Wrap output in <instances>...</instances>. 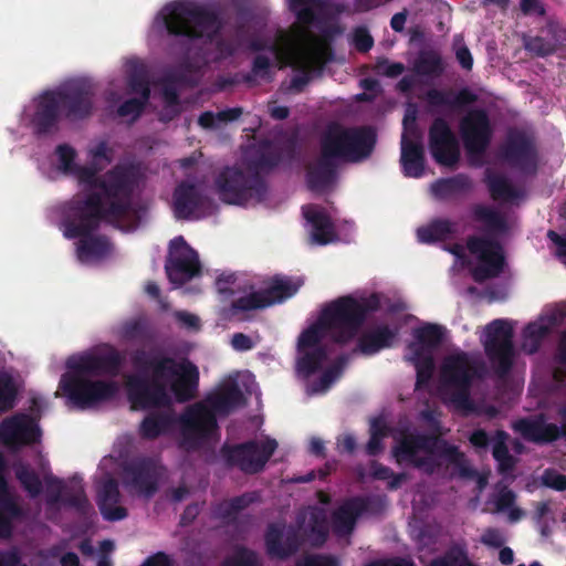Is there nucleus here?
Instances as JSON below:
<instances>
[{"instance_id": "052dcab7", "label": "nucleus", "mask_w": 566, "mask_h": 566, "mask_svg": "<svg viewBox=\"0 0 566 566\" xmlns=\"http://www.w3.org/2000/svg\"><path fill=\"white\" fill-rule=\"evenodd\" d=\"M349 361V355L342 354L339 355L332 366H329L327 369L323 371V374L319 377V388L315 389L317 390H326L329 388V386L342 375L344 368Z\"/></svg>"}, {"instance_id": "cd10ccee", "label": "nucleus", "mask_w": 566, "mask_h": 566, "mask_svg": "<svg viewBox=\"0 0 566 566\" xmlns=\"http://www.w3.org/2000/svg\"><path fill=\"white\" fill-rule=\"evenodd\" d=\"M294 154L295 145L293 143L281 148L273 145L270 140H262L247 155V170L261 176V172L271 171L277 167L285 155L289 158H293Z\"/></svg>"}, {"instance_id": "423d86ee", "label": "nucleus", "mask_w": 566, "mask_h": 566, "mask_svg": "<svg viewBox=\"0 0 566 566\" xmlns=\"http://www.w3.org/2000/svg\"><path fill=\"white\" fill-rule=\"evenodd\" d=\"M392 455L397 463L409 464L428 474H432L438 467L433 455L443 459L454 475L473 479L476 474L459 447L436 434L403 431L392 448Z\"/></svg>"}, {"instance_id": "f704fd0d", "label": "nucleus", "mask_w": 566, "mask_h": 566, "mask_svg": "<svg viewBox=\"0 0 566 566\" xmlns=\"http://www.w3.org/2000/svg\"><path fill=\"white\" fill-rule=\"evenodd\" d=\"M176 417L170 411H151L139 424V436L146 440H155L171 431Z\"/></svg>"}, {"instance_id": "39448f33", "label": "nucleus", "mask_w": 566, "mask_h": 566, "mask_svg": "<svg viewBox=\"0 0 566 566\" xmlns=\"http://www.w3.org/2000/svg\"><path fill=\"white\" fill-rule=\"evenodd\" d=\"M90 190L74 195L63 202L59 211L64 213L74 201H84L97 196L102 211L115 214L120 211H134L133 196L139 182V170L133 164H117L104 175H98L94 166H76L70 174Z\"/></svg>"}, {"instance_id": "0e129e2a", "label": "nucleus", "mask_w": 566, "mask_h": 566, "mask_svg": "<svg viewBox=\"0 0 566 566\" xmlns=\"http://www.w3.org/2000/svg\"><path fill=\"white\" fill-rule=\"evenodd\" d=\"M56 155L60 161V169L65 174H71L77 166L74 160L76 157L75 149L67 145L62 144L56 147Z\"/></svg>"}, {"instance_id": "4468645a", "label": "nucleus", "mask_w": 566, "mask_h": 566, "mask_svg": "<svg viewBox=\"0 0 566 566\" xmlns=\"http://www.w3.org/2000/svg\"><path fill=\"white\" fill-rule=\"evenodd\" d=\"M459 132L471 161L480 160L486 153L493 137L489 114L483 108L470 109L459 122Z\"/></svg>"}, {"instance_id": "0eeeda50", "label": "nucleus", "mask_w": 566, "mask_h": 566, "mask_svg": "<svg viewBox=\"0 0 566 566\" xmlns=\"http://www.w3.org/2000/svg\"><path fill=\"white\" fill-rule=\"evenodd\" d=\"M244 402L239 385L230 382L209 395L206 403L188 407L179 418L180 447L187 451L199 450L218 430L216 415H229Z\"/></svg>"}, {"instance_id": "412c9836", "label": "nucleus", "mask_w": 566, "mask_h": 566, "mask_svg": "<svg viewBox=\"0 0 566 566\" xmlns=\"http://www.w3.org/2000/svg\"><path fill=\"white\" fill-rule=\"evenodd\" d=\"M302 524L303 522L296 525L270 523L264 533V545L268 556L279 560H286L296 555L305 542Z\"/></svg>"}, {"instance_id": "bf43d9fd", "label": "nucleus", "mask_w": 566, "mask_h": 566, "mask_svg": "<svg viewBox=\"0 0 566 566\" xmlns=\"http://www.w3.org/2000/svg\"><path fill=\"white\" fill-rule=\"evenodd\" d=\"M525 49L539 57H546L554 54L557 51V43L553 39L535 35L525 39Z\"/></svg>"}, {"instance_id": "393cba45", "label": "nucleus", "mask_w": 566, "mask_h": 566, "mask_svg": "<svg viewBox=\"0 0 566 566\" xmlns=\"http://www.w3.org/2000/svg\"><path fill=\"white\" fill-rule=\"evenodd\" d=\"M329 59V50H301L296 49L293 55L294 70L300 74L291 80L290 88L302 92L313 75L321 76Z\"/></svg>"}, {"instance_id": "c756f323", "label": "nucleus", "mask_w": 566, "mask_h": 566, "mask_svg": "<svg viewBox=\"0 0 566 566\" xmlns=\"http://www.w3.org/2000/svg\"><path fill=\"white\" fill-rule=\"evenodd\" d=\"M120 497L118 482L114 478L109 476L99 483L96 503L104 520L116 522L128 515L127 510L119 505Z\"/></svg>"}, {"instance_id": "2f4dec72", "label": "nucleus", "mask_w": 566, "mask_h": 566, "mask_svg": "<svg viewBox=\"0 0 566 566\" xmlns=\"http://www.w3.org/2000/svg\"><path fill=\"white\" fill-rule=\"evenodd\" d=\"M514 429L525 440L541 446L553 443L562 437L560 428L555 423L545 422L543 418L521 419L514 424Z\"/></svg>"}, {"instance_id": "4c0bfd02", "label": "nucleus", "mask_w": 566, "mask_h": 566, "mask_svg": "<svg viewBox=\"0 0 566 566\" xmlns=\"http://www.w3.org/2000/svg\"><path fill=\"white\" fill-rule=\"evenodd\" d=\"M457 234V223L443 218H436L417 230L418 241L426 244L444 242Z\"/></svg>"}, {"instance_id": "f03ea898", "label": "nucleus", "mask_w": 566, "mask_h": 566, "mask_svg": "<svg viewBox=\"0 0 566 566\" xmlns=\"http://www.w3.org/2000/svg\"><path fill=\"white\" fill-rule=\"evenodd\" d=\"M63 235L66 239H78L76 255L81 262L101 260L112 252V243L106 235L94 234L101 224L107 223L116 229L135 228L138 223L136 210L120 211L108 214L98 206L97 196L84 201H74L60 213Z\"/></svg>"}, {"instance_id": "9d476101", "label": "nucleus", "mask_w": 566, "mask_h": 566, "mask_svg": "<svg viewBox=\"0 0 566 566\" xmlns=\"http://www.w3.org/2000/svg\"><path fill=\"white\" fill-rule=\"evenodd\" d=\"M485 364L471 359L465 352L455 353L444 358L441 377L444 385L452 389L450 400L459 409L472 410L471 387L475 379L485 375Z\"/></svg>"}, {"instance_id": "ddd939ff", "label": "nucleus", "mask_w": 566, "mask_h": 566, "mask_svg": "<svg viewBox=\"0 0 566 566\" xmlns=\"http://www.w3.org/2000/svg\"><path fill=\"white\" fill-rule=\"evenodd\" d=\"M276 449V440L266 438L260 442L249 440L238 444L224 443L220 448V455L227 467L238 468L245 474H256L263 471Z\"/></svg>"}, {"instance_id": "49530a36", "label": "nucleus", "mask_w": 566, "mask_h": 566, "mask_svg": "<svg viewBox=\"0 0 566 566\" xmlns=\"http://www.w3.org/2000/svg\"><path fill=\"white\" fill-rule=\"evenodd\" d=\"M328 358L326 346H316L314 349H306L298 353L296 369L304 377H310L321 370Z\"/></svg>"}, {"instance_id": "2eb2a0df", "label": "nucleus", "mask_w": 566, "mask_h": 566, "mask_svg": "<svg viewBox=\"0 0 566 566\" xmlns=\"http://www.w3.org/2000/svg\"><path fill=\"white\" fill-rule=\"evenodd\" d=\"M502 158L525 174H535L538 166V151L534 138L525 130L511 127L500 147Z\"/></svg>"}, {"instance_id": "f257e3e1", "label": "nucleus", "mask_w": 566, "mask_h": 566, "mask_svg": "<svg viewBox=\"0 0 566 566\" xmlns=\"http://www.w3.org/2000/svg\"><path fill=\"white\" fill-rule=\"evenodd\" d=\"M130 363L135 373L125 376V389L134 409L168 407L170 392L178 402L196 398L200 374L188 358L176 360L159 348L138 347L130 353Z\"/></svg>"}, {"instance_id": "c03bdc74", "label": "nucleus", "mask_w": 566, "mask_h": 566, "mask_svg": "<svg viewBox=\"0 0 566 566\" xmlns=\"http://www.w3.org/2000/svg\"><path fill=\"white\" fill-rule=\"evenodd\" d=\"M301 280H292L287 276H274L270 286L262 290L265 297L271 301V305L281 303L286 298L292 297L302 285Z\"/></svg>"}, {"instance_id": "f3484780", "label": "nucleus", "mask_w": 566, "mask_h": 566, "mask_svg": "<svg viewBox=\"0 0 566 566\" xmlns=\"http://www.w3.org/2000/svg\"><path fill=\"white\" fill-rule=\"evenodd\" d=\"M62 115L70 122L90 118L95 109V92L85 81H73L54 90Z\"/></svg>"}, {"instance_id": "b1692460", "label": "nucleus", "mask_w": 566, "mask_h": 566, "mask_svg": "<svg viewBox=\"0 0 566 566\" xmlns=\"http://www.w3.org/2000/svg\"><path fill=\"white\" fill-rule=\"evenodd\" d=\"M379 506V499L374 496H353L347 499L332 514L335 533L340 535L350 534L359 516L368 512H376Z\"/></svg>"}, {"instance_id": "4be33fe9", "label": "nucleus", "mask_w": 566, "mask_h": 566, "mask_svg": "<svg viewBox=\"0 0 566 566\" xmlns=\"http://www.w3.org/2000/svg\"><path fill=\"white\" fill-rule=\"evenodd\" d=\"M429 150L434 161L441 166L453 167L461 157L459 140L443 117L432 120L428 130Z\"/></svg>"}, {"instance_id": "c85d7f7f", "label": "nucleus", "mask_w": 566, "mask_h": 566, "mask_svg": "<svg viewBox=\"0 0 566 566\" xmlns=\"http://www.w3.org/2000/svg\"><path fill=\"white\" fill-rule=\"evenodd\" d=\"M405 129L408 130L416 140L409 139L406 134L401 137V156L400 164L402 172L409 178H420L424 172V148L420 140L418 128L413 125L412 128L408 127V116L403 119Z\"/></svg>"}, {"instance_id": "9b49d317", "label": "nucleus", "mask_w": 566, "mask_h": 566, "mask_svg": "<svg viewBox=\"0 0 566 566\" xmlns=\"http://www.w3.org/2000/svg\"><path fill=\"white\" fill-rule=\"evenodd\" d=\"M216 188L221 201L235 206L261 203L269 193L262 176L237 167H226L220 171L216 178Z\"/></svg>"}, {"instance_id": "a211bd4d", "label": "nucleus", "mask_w": 566, "mask_h": 566, "mask_svg": "<svg viewBox=\"0 0 566 566\" xmlns=\"http://www.w3.org/2000/svg\"><path fill=\"white\" fill-rule=\"evenodd\" d=\"M165 271L168 280L179 287L201 274L198 253L180 235L170 241V251Z\"/></svg>"}, {"instance_id": "6e6d98bb", "label": "nucleus", "mask_w": 566, "mask_h": 566, "mask_svg": "<svg viewBox=\"0 0 566 566\" xmlns=\"http://www.w3.org/2000/svg\"><path fill=\"white\" fill-rule=\"evenodd\" d=\"M268 306H271V301L265 297L261 290L234 300L230 305V313L231 315H237L241 312L265 308Z\"/></svg>"}, {"instance_id": "5701e85b", "label": "nucleus", "mask_w": 566, "mask_h": 566, "mask_svg": "<svg viewBox=\"0 0 566 566\" xmlns=\"http://www.w3.org/2000/svg\"><path fill=\"white\" fill-rule=\"evenodd\" d=\"M48 486L46 503L54 506L62 503L65 506L74 509L80 514H86L90 509V502L85 494L82 478L73 475L69 483L63 480L50 475L45 478Z\"/></svg>"}, {"instance_id": "09e8293b", "label": "nucleus", "mask_w": 566, "mask_h": 566, "mask_svg": "<svg viewBox=\"0 0 566 566\" xmlns=\"http://www.w3.org/2000/svg\"><path fill=\"white\" fill-rule=\"evenodd\" d=\"M127 86L130 93L138 94L144 101L150 98V83L146 66L138 62L132 61L127 74Z\"/></svg>"}, {"instance_id": "c9c22d12", "label": "nucleus", "mask_w": 566, "mask_h": 566, "mask_svg": "<svg viewBox=\"0 0 566 566\" xmlns=\"http://www.w3.org/2000/svg\"><path fill=\"white\" fill-rule=\"evenodd\" d=\"M472 181L465 174L440 178L431 185L432 195L439 200L460 197L472 190Z\"/></svg>"}, {"instance_id": "e433bc0d", "label": "nucleus", "mask_w": 566, "mask_h": 566, "mask_svg": "<svg viewBox=\"0 0 566 566\" xmlns=\"http://www.w3.org/2000/svg\"><path fill=\"white\" fill-rule=\"evenodd\" d=\"M255 499V493L247 492L230 500H224L213 506L212 514L224 525H237L238 514L252 504Z\"/></svg>"}, {"instance_id": "6e6552de", "label": "nucleus", "mask_w": 566, "mask_h": 566, "mask_svg": "<svg viewBox=\"0 0 566 566\" xmlns=\"http://www.w3.org/2000/svg\"><path fill=\"white\" fill-rule=\"evenodd\" d=\"M164 11L165 27L170 35L212 41L222 29V20L217 12L192 2L176 1L166 6Z\"/></svg>"}, {"instance_id": "3c124183", "label": "nucleus", "mask_w": 566, "mask_h": 566, "mask_svg": "<svg viewBox=\"0 0 566 566\" xmlns=\"http://www.w3.org/2000/svg\"><path fill=\"white\" fill-rule=\"evenodd\" d=\"M428 566H475L469 558L465 544L455 543L446 553L430 562Z\"/></svg>"}, {"instance_id": "69168bd1", "label": "nucleus", "mask_w": 566, "mask_h": 566, "mask_svg": "<svg viewBox=\"0 0 566 566\" xmlns=\"http://www.w3.org/2000/svg\"><path fill=\"white\" fill-rule=\"evenodd\" d=\"M310 531L317 536L319 544L324 543L327 537L326 517L323 511L315 510L310 517Z\"/></svg>"}, {"instance_id": "bb28decb", "label": "nucleus", "mask_w": 566, "mask_h": 566, "mask_svg": "<svg viewBox=\"0 0 566 566\" xmlns=\"http://www.w3.org/2000/svg\"><path fill=\"white\" fill-rule=\"evenodd\" d=\"M174 213L178 220L200 219L208 207V198L195 184L180 182L174 191Z\"/></svg>"}, {"instance_id": "37998d69", "label": "nucleus", "mask_w": 566, "mask_h": 566, "mask_svg": "<svg viewBox=\"0 0 566 566\" xmlns=\"http://www.w3.org/2000/svg\"><path fill=\"white\" fill-rule=\"evenodd\" d=\"M509 438L510 434L504 430H496L492 438V455L497 462L499 472L502 474L513 471L516 463L507 447Z\"/></svg>"}, {"instance_id": "7c9ffc66", "label": "nucleus", "mask_w": 566, "mask_h": 566, "mask_svg": "<svg viewBox=\"0 0 566 566\" xmlns=\"http://www.w3.org/2000/svg\"><path fill=\"white\" fill-rule=\"evenodd\" d=\"M336 160L321 151L318 159L306 167V185L313 192H324L336 180Z\"/></svg>"}, {"instance_id": "79ce46f5", "label": "nucleus", "mask_w": 566, "mask_h": 566, "mask_svg": "<svg viewBox=\"0 0 566 566\" xmlns=\"http://www.w3.org/2000/svg\"><path fill=\"white\" fill-rule=\"evenodd\" d=\"M191 65L188 62L182 63L178 69L172 70L163 77L161 94L167 105L175 106L179 104V94L177 84L188 82V72Z\"/></svg>"}, {"instance_id": "6ab92c4d", "label": "nucleus", "mask_w": 566, "mask_h": 566, "mask_svg": "<svg viewBox=\"0 0 566 566\" xmlns=\"http://www.w3.org/2000/svg\"><path fill=\"white\" fill-rule=\"evenodd\" d=\"M122 483L130 493L151 497L158 490L159 473L150 457H136L122 465Z\"/></svg>"}, {"instance_id": "e2e57ef3", "label": "nucleus", "mask_w": 566, "mask_h": 566, "mask_svg": "<svg viewBox=\"0 0 566 566\" xmlns=\"http://www.w3.org/2000/svg\"><path fill=\"white\" fill-rule=\"evenodd\" d=\"M148 101L143 97H133L126 99L117 108V114L120 117L133 116L134 119L138 118L144 112Z\"/></svg>"}, {"instance_id": "dca6fc26", "label": "nucleus", "mask_w": 566, "mask_h": 566, "mask_svg": "<svg viewBox=\"0 0 566 566\" xmlns=\"http://www.w3.org/2000/svg\"><path fill=\"white\" fill-rule=\"evenodd\" d=\"M469 252L476 255L479 264L473 269L475 282L497 277L504 270L505 256L502 244L493 238L471 235L467 240Z\"/></svg>"}, {"instance_id": "58836bf2", "label": "nucleus", "mask_w": 566, "mask_h": 566, "mask_svg": "<svg viewBox=\"0 0 566 566\" xmlns=\"http://www.w3.org/2000/svg\"><path fill=\"white\" fill-rule=\"evenodd\" d=\"M446 71L441 54L432 49L420 50L412 63V72L419 76L438 78Z\"/></svg>"}, {"instance_id": "20e7f679", "label": "nucleus", "mask_w": 566, "mask_h": 566, "mask_svg": "<svg viewBox=\"0 0 566 566\" xmlns=\"http://www.w3.org/2000/svg\"><path fill=\"white\" fill-rule=\"evenodd\" d=\"M123 365L120 353L109 347L104 354H83L66 360L69 373L60 380V388L80 409L111 400L117 392L113 381L90 380L85 377L116 376Z\"/></svg>"}, {"instance_id": "473e14b6", "label": "nucleus", "mask_w": 566, "mask_h": 566, "mask_svg": "<svg viewBox=\"0 0 566 566\" xmlns=\"http://www.w3.org/2000/svg\"><path fill=\"white\" fill-rule=\"evenodd\" d=\"M397 333L388 325H379L373 329L364 332L353 353H360L365 356H371L385 348H389L396 338Z\"/></svg>"}, {"instance_id": "a18cd8bd", "label": "nucleus", "mask_w": 566, "mask_h": 566, "mask_svg": "<svg viewBox=\"0 0 566 566\" xmlns=\"http://www.w3.org/2000/svg\"><path fill=\"white\" fill-rule=\"evenodd\" d=\"M472 217L475 221L484 223L489 233L507 231L505 217L492 207L476 203L472 207Z\"/></svg>"}, {"instance_id": "864d4df0", "label": "nucleus", "mask_w": 566, "mask_h": 566, "mask_svg": "<svg viewBox=\"0 0 566 566\" xmlns=\"http://www.w3.org/2000/svg\"><path fill=\"white\" fill-rule=\"evenodd\" d=\"M18 397V386L13 376L0 370V415L12 410Z\"/></svg>"}, {"instance_id": "4d7b16f0", "label": "nucleus", "mask_w": 566, "mask_h": 566, "mask_svg": "<svg viewBox=\"0 0 566 566\" xmlns=\"http://www.w3.org/2000/svg\"><path fill=\"white\" fill-rule=\"evenodd\" d=\"M291 9L295 12L297 21L305 25H311L316 20L314 9H322L325 0H290Z\"/></svg>"}, {"instance_id": "f8f14e48", "label": "nucleus", "mask_w": 566, "mask_h": 566, "mask_svg": "<svg viewBox=\"0 0 566 566\" xmlns=\"http://www.w3.org/2000/svg\"><path fill=\"white\" fill-rule=\"evenodd\" d=\"M514 331L506 319L496 318L484 329L482 345L493 373L499 378L506 377L514 364Z\"/></svg>"}, {"instance_id": "aec40b11", "label": "nucleus", "mask_w": 566, "mask_h": 566, "mask_svg": "<svg viewBox=\"0 0 566 566\" xmlns=\"http://www.w3.org/2000/svg\"><path fill=\"white\" fill-rule=\"evenodd\" d=\"M41 439L42 429L38 417L18 412L0 423V443L11 450L38 444Z\"/></svg>"}, {"instance_id": "774afa93", "label": "nucleus", "mask_w": 566, "mask_h": 566, "mask_svg": "<svg viewBox=\"0 0 566 566\" xmlns=\"http://www.w3.org/2000/svg\"><path fill=\"white\" fill-rule=\"evenodd\" d=\"M376 70L378 73L394 78L403 73L405 65L400 62H389L386 57H379L376 63Z\"/></svg>"}, {"instance_id": "338daca9", "label": "nucleus", "mask_w": 566, "mask_h": 566, "mask_svg": "<svg viewBox=\"0 0 566 566\" xmlns=\"http://www.w3.org/2000/svg\"><path fill=\"white\" fill-rule=\"evenodd\" d=\"M295 566H339V564L331 555L312 554L298 559Z\"/></svg>"}, {"instance_id": "603ef678", "label": "nucleus", "mask_w": 566, "mask_h": 566, "mask_svg": "<svg viewBox=\"0 0 566 566\" xmlns=\"http://www.w3.org/2000/svg\"><path fill=\"white\" fill-rule=\"evenodd\" d=\"M486 185L493 200L510 201L517 198L516 189L505 176L496 174L488 175Z\"/></svg>"}, {"instance_id": "72a5a7b5", "label": "nucleus", "mask_w": 566, "mask_h": 566, "mask_svg": "<svg viewBox=\"0 0 566 566\" xmlns=\"http://www.w3.org/2000/svg\"><path fill=\"white\" fill-rule=\"evenodd\" d=\"M426 99L431 107L447 106L451 109H462L475 103L478 96L468 87L459 92L431 88L426 93Z\"/></svg>"}, {"instance_id": "8fccbe9b", "label": "nucleus", "mask_w": 566, "mask_h": 566, "mask_svg": "<svg viewBox=\"0 0 566 566\" xmlns=\"http://www.w3.org/2000/svg\"><path fill=\"white\" fill-rule=\"evenodd\" d=\"M14 474L23 490L31 499L38 497L43 490L42 481L38 472L28 463L18 462L13 465Z\"/></svg>"}, {"instance_id": "7ed1b4c3", "label": "nucleus", "mask_w": 566, "mask_h": 566, "mask_svg": "<svg viewBox=\"0 0 566 566\" xmlns=\"http://www.w3.org/2000/svg\"><path fill=\"white\" fill-rule=\"evenodd\" d=\"M379 294L367 296H340L328 303L321 312L317 321L304 329L297 339V353L324 346L323 338L328 335L332 342L346 345L359 333L368 315L380 310Z\"/></svg>"}, {"instance_id": "13d9d810", "label": "nucleus", "mask_w": 566, "mask_h": 566, "mask_svg": "<svg viewBox=\"0 0 566 566\" xmlns=\"http://www.w3.org/2000/svg\"><path fill=\"white\" fill-rule=\"evenodd\" d=\"M342 32L340 28L336 24L328 25L322 30L321 38H312L308 43L302 44L298 46L301 50H329V59L328 62H332L334 59V51L332 48V40L335 35Z\"/></svg>"}, {"instance_id": "680f3d73", "label": "nucleus", "mask_w": 566, "mask_h": 566, "mask_svg": "<svg viewBox=\"0 0 566 566\" xmlns=\"http://www.w3.org/2000/svg\"><path fill=\"white\" fill-rule=\"evenodd\" d=\"M221 566H259V557L254 551L239 545Z\"/></svg>"}, {"instance_id": "de8ad7c7", "label": "nucleus", "mask_w": 566, "mask_h": 566, "mask_svg": "<svg viewBox=\"0 0 566 566\" xmlns=\"http://www.w3.org/2000/svg\"><path fill=\"white\" fill-rule=\"evenodd\" d=\"M408 348L412 354L409 360L413 364L417 371L416 387L420 388L432 378L434 360L431 355H424L422 347L417 344H409Z\"/></svg>"}, {"instance_id": "a19ab883", "label": "nucleus", "mask_w": 566, "mask_h": 566, "mask_svg": "<svg viewBox=\"0 0 566 566\" xmlns=\"http://www.w3.org/2000/svg\"><path fill=\"white\" fill-rule=\"evenodd\" d=\"M304 217L312 224V239L315 243L325 245L333 241L335 229L331 218L323 211H304Z\"/></svg>"}, {"instance_id": "a878e982", "label": "nucleus", "mask_w": 566, "mask_h": 566, "mask_svg": "<svg viewBox=\"0 0 566 566\" xmlns=\"http://www.w3.org/2000/svg\"><path fill=\"white\" fill-rule=\"evenodd\" d=\"M61 116L62 109L54 90L43 92L35 101V111L31 118L33 133L36 136L56 133Z\"/></svg>"}, {"instance_id": "1a4fd4ad", "label": "nucleus", "mask_w": 566, "mask_h": 566, "mask_svg": "<svg viewBox=\"0 0 566 566\" xmlns=\"http://www.w3.org/2000/svg\"><path fill=\"white\" fill-rule=\"evenodd\" d=\"M376 132L370 126L345 127L329 123L319 140L321 151L334 160L359 163L370 157L376 145Z\"/></svg>"}, {"instance_id": "ea45409f", "label": "nucleus", "mask_w": 566, "mask_h": 566, "mask_svg": "<svg viewBox=\"0 0 566 566\" xmlns=\"http://www.w3.org/2000/svg\"><path fill=\"white\" fill-rule=\"evenodd\" d=\"M119 336L126 342L146 343L155 337V333L147 316L139 315L120 324Z\"/></svg>"}, {"instance_id": "5fc2aeb1", "label": "nucleus", "mask_w": 566, "mask_h": 566, "mask_svg": "<svg viewBox=\"0 0 566 566\" xmlns=\"http://www.w3.org/2000/svg\"><path fill=\"white\" fill-rule=\"evenodd\" d=\"M413 337L417 344L422 347V353H424V347L433 349L438 347L443 339V327L437 324L428 323L421 327H418L413 331Z\"/></svg>"}]
</instances>
